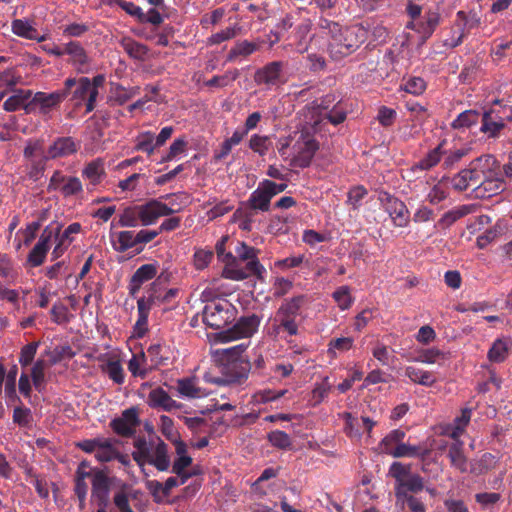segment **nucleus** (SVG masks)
Listing matches in <instances>:
<instances>
[{"instance_id": "nucleus-3", "label": "nucleus", "mask_w": 512, "mask_h": 512, "mask_svg": "<svg viewBox=\"0 0 512 512\" xmlns=\"http://www.w3.org/2000/svg\"><path fill=\"white\" fill-rule=\"evenodd\" d=\"M470 163L484 179L480 187L473 188L474 197L490 198L505 190V185L502 182L501 164L494 155L483 154Z\"/></svg>"}, {"instance_id": "nucleus-26", "label": "nucleus", "mask_w": 512, "mask_h": 512, "mask_svg": "<svg viewBox=\"0 0 512 512\" xmlns=\"http://www.w3.org/2000/svg\"><path fill=\"white\" fill-rule=\"evenodd\" d=\"M167 281V277L163 274L159 275L157 279L151 284L148 290V296L143 297L144 300H150L153 297V306L161 303H169L178 294V289L170 288L166 291H162L160 286L162 283Z\"/></svg>"}, {"instance_id": "nucleus-59", "label": "nucleus", "mask_w": 512, "mask_h": 512, "mask_svg": "<svg viewBox=\"0 0 512 512\" xmlns=\"http://www.w3.org/2000/svg\"><path fill=\"white\" fill-rule=\"evenodd\" d=\"M187 144L188 142L184 137L175 139L170 145L168 153L162 158L161 162H169L179 158L180 155L185 153Z\"/></svg>"}, {"instance_id": "nucleus-46", "label": "nucleus", "mask_w": 512, "mask_h": 512, "mask_svg": "<svg viewBox=\"0 0 512 512\" xmlns=\"http://www.w3.org/2000/svg\"><path fill=\"white\" fill-rule=\"evenodd\" d=\"M147 356L154 366L167 365L169 357V348L161 344L151 345L147 350Z\"/></svg>"}, {"instance_id": "nucleus-16", "label": "nucleus", "mask_w": 512, "mask_h": 512, "mask_svg": "<svg viewBox=\"0 0 512 512\" xmlns=\"http://www.w3.org/2000/svg\"><path fill=\"white\" fill-rule=\"evenodd\" d=\"M110 493V480L106 473L97 470L92 474V491L91 497L95 500L99 507H106Z\"/></svg>"}, {"instance_id": "nucleus-22", "label": "nucleus", "mask_w": 512, "mask_h": 512, "mask_svg": "<svg viewBox=\"0 0 512 512\" xmlns=\"http://www.w3.org/2000/svg\"><path fill=\"white\" fill-rule=\"evenodd\" d=\"M283 63L280 61H274L263 68L259 69L255 73V81L258 84H265L267 86H274L281 83Z\"/></svg>"}, {"instance_id": "nucleus-64", "label": "nucleus", "mask_w": 512, "mask_h": 512, "mask_svg": "<svg viewBox=\"0 0 512 512\" xmlns=\"http://www.w3.org/2000/svg\"><path fill=\"white\" fill-rule=\"evenodd\" d=\"M401 89L413 95H420L426 89V82L420 77H411L401 86Z\"/></svg>"}, {"instance_id": "nucleus-18", "label": "nucleus", "mask_w": 512, "mask_h": 512, "mask_svg": "<svg viewBox=\"0 0 512 512\" xmlns=\"http://www.w3.org/2000/svg\"><path fill=\"white\" fill-rule=\"evenodd\" d=\"M505 127L504 116L497 108H492L482 115V124L480 131L489 138H496L500 135L501 130Z\"/></svg>"}, {"instance_id": "nucleus-53", "label": "nucleus", "mask_w": 512, "mask_h": 512, "mask_svg": "<svg viewBox=\"0 0 512 512\" xmlns=\"http://www.w3.org/2000/svg\"><path fill=\"white\" fill-rule=\"evenodd\" d=\"M145 361L146 355L144 352L133 354L128 362V370L133 376L144 379L148 374V370L144 367Z\"/></svg>"}, {"instance_id": "nucleus-40", "label": "nucleus", "mask_w": 512, "mask_h": 512, "mask_svg": "<svg viewBox=\"0 0 512 512\" xmlns=\"http://www.w3.org/2000/svg\"><path fill=\"white\" fill-rule=\"evenodd\" d=\"M446 358L447 356L445 352L439 350L438 348L432 347L418 351L417 355L410 358L409 360L416 363L431 365L439 363L440 361H444Z\"/></svg>"}, {"instance_id": "nucleus-55", "label": "nucleus", "mask_w": 512, "mask_h": 512, "mask_svg": "<svg viewBox=\"0 0 512 512\" xmlns=\"http://www.w3.org/2000/svg\"><path fill=\"white\" fill-rule=\"evenodd\" d=\"M0 277L11 283H14L18 277V270L12 260L5 254H0Z\"/></svg>"}, {"instance_id": "nucleus-30", "label": "nucleus", "mask_w": 512, "mask_h": 512, "mask_svg": "<svg viewBox=\"0 0 512 512\" xmlns=\"http://www.w3.org/2000/svg\"><path fill=\"white\" fill-rule=\"evenodd\" d=\"M11 30L18 37L36 40L37 42H43L47 39L46 35H39L35 23L27 18L13 20Z\"/></svg>"}, {"instance_id": "nucleus-12", "label": "nucleus", "mask_w": 512, "mask_h": 512, "mask_svg": "<svg viewBox=\"0 0 512 512\" xmlns=\"http://www.w3.org/2000/svg\"><path fill=\"white\" fill-rule=\"evenodd\" d=\"M174 209L162 201V198L151 199L145 204L138 205L139 219L143 226H150L157 222L160 217L173 214Z\"/></svg>"}, {"instance_id": "nucleus-21", "label": "nucleus", "mask_w": 512, "mask_h": 512, "mask_svg": "<svg viewBox=\"0 0 512 512\" xmlns=\"http://www.w3.org/2000/svg\"><path fill=\"white\" fill-rule=\"evenodd\" d=\"M157 272H158V265L155 263H149V264H144V265L140 266L134 272V274L132 275V277L130 279V282L128 285L129 294L132 297H135L137 295V293L140 291L142 285L145 282L153 279L157 275Z\"/></svg>"}, {"instance_id": "nucleus-35", "label": "nucleus", "mask_w": 512, "mask_h": 512, "mask_svg": "<svg viewBox=\"0 0 512 512\" xmlns=\"http://www.w3.org/2000/svg\"><path fill=\"white\" fill-rule=\"evenodd\" d=\"M476 209L477 207L474 204H465L454 207L442 215L441 219L438 221V224L443 227H449L460 218L474 213Z\"/></svg>"}, {"instance_id": "nucleus-27", "label": "nucleus", "mask_w": 512, "mask_h": 512, "mask_svg": "<svg viewBox=\"0 0 512 512\" xmlns=\"http://www.w3.org/2000/svg\"><path fill=\"white\" fill-rule=\"evenodd\" d=\"M106 176L104 161L101 158L87 163L82 170V177L88 181V190L94 189Z\"/></svg>"}, {"instance_id": "nucleus-41", "label": "nucleus", "mask_w": 512, "mask_h": 512, "mask_svg": "<svg viewBox=\"0 0 512 512\" xmlns=\"http://www.w3.org/2000/svg\"><path fill=\"white\" fill-rule=\"evenodd\" d=\"M30 96V90H15L13 95L6 99V101L3 104V108L8 112H13L20 108H23L25 110V105L29 103L28 100Z\"/></svg>"}, {"instance_id": "nucleus-29", "label": "nucleus", "mask_w": 512, "mask_h": 512, "mask_svg": "<svg viewBox=\"0 0 512 512\" xmlns=\"http://www.w3.org/2000/svg\"><path fill=\"white\" fill-rule=\"evenodd\" d=\"M240 260L233 256L231 253H227L225 256V267L222 271V275L226 279L241 281L253 275L252 271L247 268V264L245 267L241 266Z\"/></svg>"}, {"instance_id": "nucleus-48", "label": "nucleus", "mask_w": 512, "mask_h": 512, "mask_svg": "<svg viewBox=\"0 0 512 512\" xmlns=\"http://www.w3.org/2000/svg\"><path fill=\"white\" fill-rule=\"evenodd\" d=\"M449 195V187L448 180L446 178H442L439 182H437L427 194V200L436 205L442 201H444Z\"/></svg>"}, {"instance_id": "nucleus-62", "label": "nucleus", "mask_w": 512, "mask_h": 512, "mask_svg": "<svg viewBox=\"0 0 512 512\" xmlns=\"http://www.w3.org/2000/svg\"><path fill=\"white\" fill-rule=\"evenodd\" d=\"M138 206L133 208H126L119 218V225L121 227H136L139 223Z\"/></svg>"}, {"instance_id": "nucleus-1", "label": "nucleus", "mask_w": 512, "mask_h": 512, "mask_svg": "<svg viewBox=\"0 0 512 512\" xmlns=\"http://www.w3.org/2000/svg\"><path fill=\"white\" fill-rule=\"evenodd\" d=\"M321 126V110L316 106H305L298 113L295 130L277 141V150L282 159L294 167H308L319 148L315 134Z\"/></svg>"}, {"instance_id": "nucleus-17", "label": "nucleus", "mask_w": 512, "mask_h": 512, "mask_svg": "<svg viewBox=\"0 0 512 512\" xmlns=\"http://www.w3.org/2000/svg\"><path fill=\"white\" fill-rule=\"evenodd\" d=\"M258 250L248 246L244 242H239L235 248V253L240 261L246 262L247 268L253 275L261 276L265 272L264 266L258 260Z\"/></svg>"}, {"instance_id": "nucleus-50", "label": "nucleus", "mask_w": 512, "mask_h": 512, "mask_svg": "<svg viewBox=\"0 0 512 512\" xmlns=\"http://www.w3.org/2000/svg\"><path fill=\"white\" fill-rule=\"evenodd\" d=\"M509 341L504 339H497L488 351V358L492 362H503L509 350Z\"/></svg>"}, {"instance_id": "nucleus-34", "label": "nucleus", "mask_w": 512, "mask_h": 512, "mask_svg": "<svg viewBox=\"0 0 512 512\" xmlns=\"http://www.w3.org/2000/svg\"><path fill=\"white\" fill-rule=\"evenodd\" d=\"M312 28V21L310 18L303 17L302 21L297 25L294 33L295 49L299 53H304L308 50V42L310 40L309 33Z\"/></svg>"}, {"instance_id": "nucleus-57", "label": "nucleus", "mask_w": 512, "mask_h": 512, "mask_svg": "<svg viewBox=\"0 0 512 512\" xmlns=\"http://www.w3.org/2000/svg\"><path fill=\"white\" fill-rule=\"evenodd\" d=\"M405 436V432L401 429H394L389 432L380 443L382 452L387 454V449H394L395 446L401 444Z\"/></svg>"}, {"instance_id": "nucleus-63", "label": "nucleus", "mask_w": 512, "mask_h": 512, "mask_svg": "<svg viewBox=\"0 0 512 512\" xmlns=\"http://www.w3.org/2000/svg\"><path fill=\"white\" fill-rule=\"evenodd\" d=\"M331 384L328 377H324L320 383H316L312 390V397L316 404L321 403L329 394Z\"/></svg>"}, {"instance_id": "nucleus-42", "label": "nucleus", "mask_w": 512, "mask_h": 512, "mask_svg": "<svg viewBox=\"0 0 512 512\" xmlns=\"http://www.w3.org/2000/svg\"><path fill=\"white\" fill-rule=\"evenodd\" d=\"M424 488L423 478L418 474H411L401 486L395 487L397 497H408L407 492L417 493Z\"/></svg>"}, {"instance_id": "nucleus-31", "label": "nucleus", "mask_w": 512, "mask_h": 512, "mask_svg": "<svg viewBox=\"0 0 512 512\" xmlns=\"http://www.w3.org/2000/svg\"><path fill=\"white\" fill-rule=\"evenodd\" d=\"M79 143L75 142L71 137L58 138L49 147L47 154L49 158L67 157L76 153L79 149Z\"/></svg>"}, {"instance_id": "nucleus-47", "label": "nucleus", "mask_w": 512, "mask_h": 512, "mask_svg": "<svg viewBox=\"0 0 512 512\" xmlns=\"http://www.w3.org/2000/svg\"><path fill=\"white\" fill-rule=\"evenodd\" d=\"M259 48V44L256 42H250L247 40L237 42L232 49L229 51L228 60L232 61L239 56H249Z\"/></svg>"}, {"instance_id": "nucleus-52", "label": "nucleus", "mask_w": 512, "mask_h": 512, "mask_svg": "<svg viewBox=\"0 0 512 512\" xmlns=\"http://www.w3.org/2000/svg\"><path fill=\"white\" fill-rule=\"evenodd\" d=\"M47 363L44 360H37L31 368V378L36 390L42 391L45 386V372Z\"/></svg>"}, {"instance_id": "nucleus-51", "label": "nucleus", "mask_w": 512, "mask_h": 512, "mask_svg": "<svg viewBox=\"0 0 512 512\" xmlns=\"http://www.w3.org/2000/svg\"><path fill=\"white\" fill-rule=\"evenodd\" d=\"M272 146V142L269 136L253 134L249 140V148L259 154L265 156Z\"/></svg>"}, {"instance_id": "nucleus-58", "label": "nucleus", "mask_w": 512, "mask_h": 512, "mask_svg": "<svg viewBox=\"0 0 512 512\" xmlns=\"http://www.w3.org/2000/svg\"><path fill=\"white\" fill-rule=\"evenodd\" d=\"M478 113L473 110H466L453 120L452 127L455 129L467 128L477 123Z\"/></svg>"}, {"instance_id": "nucleus-61", "label": "nucleus", "mask_w": 512, "mask_h": 512, "mask_svg": "<svg viewBox=\"0 0 512 512\" xmlns=\"http://www.w3.org/2000/svg\"><path fill=\"white\" fill-rule=\"evenodd\" d=\"M127 485L123 484L121 489L115 492L113 503L119 512H134L129 503V496L126 491Z\"/></svg>"}, {"instance_id": "nucleus-13", "label": "nucleus", "mask_w": 512, "mask_h": 512, "mask_svg": "<svg viewBox=\"0 0 512 512\" xmlns=\"http://www.w3.org/2000/svg\"><path fill=\"white\" fill-rule=\"evenodd\" d=\"M380 200L395 226L406 227L408 225L409 211L403 201L387 193H384Z\"/></svg>"}, {"instance_id": "nucleus-39", "label": "nucleus", "mask_w": 512, "mask_h": 512, "mask_svg": "<svg viewBox=\"0 0 512 512\" xmlns=\"http://www.w3.org/2000/svg\"><path fill=\"white\" fill-rule=\"evenodd\" d=\"M444 156L443 143L430 150L421 160L414 166L413 170H430L436 166Z\"/></svg>"}, {"instance_id": "nucleus-23", "label": "nucleus", "mask_w": 512, "mask_h": 512, "mask_svg": "<svg viewBox=\"0 0 512 512\" xmlns=\"http://www.w3.org/2000/svg\"><path fill=\"white\" fill-rule=\"evenodd\" d=\"M177 393L184 399H198L206 397L209 392L199 385L195 377H186L177 380Z\"/></svg>"}, {"instance_id": "nucleus-24", "label": "nucleus", "mask_w": 512, "mask_h": 512, "mask_svg": "<svg viewBox=\"0 0 512 512\" xmlns=\"http://www.w3.org/2000/svg\"><path fill=\"white\" fill-rule=\"evenodd\" d=\"M65 54L70 56L72 65L79 73H87L89 71L90 59L79 42H68L65 45Z\"/></svg>"}, {"instance_id": "nucleus-32", "label": "nucleus", "mask_w": 512, "mask_h": 512, "mask_svg": "<svg viewBox=\"0 0 512 512\" xmlns=\"http://www.w3.org/2000/svg\"><path fill=\"white\" fill-rule=\"evenodd\" d=\"M153 307V297L150 300L139 298L137 300L138 319L134 325V336L141 338L148 329V316Z\"/></svg>"}, {"instance_id": "nucleus-15", "label": "nucleus", "mask_w": 512, "mask_h": 512, "mask_svg": "<svg viewBox=\"0 0 512 512\" xmlns=\"http://www.w3.org/2000/svg\"><path fill=\"white\" fill-rule=\"evenodd\" d=\"M53 229L45 227L40 238L27 257V263L32 267H38L45 261L50 248V241L53 238Z\"/></svg>"}, {"instance_id": "nucleus-44", "label": "nucleus", "mask_w": 512, "mask_h": 512, "mask_svg": "<svg viewBox=\"0 0 512 512\" xmlns=\"http://www.w3.org/2000/svg\"><path fill=\"white\" fill-rule=\"evenodd\" d=\"M101 369L116 384L121 385L124 383L125 374L120 361L109 359L101 366Z\"/></svg>"}, {"instance_id": "nucleus-7", "label": "nucleus", "mask_w": 512, "mask_h": 512, "mask_svg": "<svg viewBox=\"0 0 512 512\" xmlns=\"http://www.w3.org/2000/svg\"><path fill=\"white\" fill-rule=\"evenodd\" d=\"M75 83V78H67L64 82V89L52 93L37 92L31 101L25 105L26 113H33L38 110L42 114L50 112L54 107L60 104L70 93Z\"/></svg>"}, {"instance_id": "nucleus-14", "label": "nucleus", "mask_w": 512, "mask_h": 512, "mask_svg": "<svg viewBox=\"0 0 512 512\" xmlns=\"http://www.w3.org/2000/svg\"><path fill=\"white\" fill-rule=\"evenodd\" d=\"M138 424V411L135 407L124 410L120 417L111 421L112 429L121 436H131Z\"/></svg>"}, {"instance_id": "nucleus-2", "label": "nucleus", "mask_w": 512, "mask_h": 512, "mask_svg": "<svg viewBox=\"0 0 512 512\" xmlns=\"http://www.w3.org/2000/svg\"><path fill=\"white\" fill-rule=\"evenodd\" d=\"M318 28L329 37L328 51L332 58L338 60L356 51L367 39V30L361 25H354L344 30L327 18H320Z\"/></svg>"}, {"instance_id": "nucleus-20", "label": "nucleus", "mask_w": 512, "mask_h": 512, "mask_svg": "<svg viewBox=\"0 0 512 512\" xmlns=\"http://www.w3.org/2000/svg\"><path fill=\"white\" fill-rule=\"evenodd\" d=\"M483 181L484 179L481 178V175H479L477 170H474V167H472L470 163L467 168L462 169L454 175L450 183L455 190L464 191L470 186L474 188L480 187Z\"/></svg>"}, {"instance_id": "nucleus-5", "label": "nucleus", "mask_w": 512, "mask_h": 512, "mask_svg": "<svg viewBox=\"0 0 512 512\" xmlns=\"http://www.w3.org/2000/svg\"><path fill=\"white\" fill-rule=\"evenodd\" d=\"M105 82L104 75H96L92 79L88 77L75 78L76 86L72 92V100L76 105H81L85 102L86 113H90L95 109L96 100L99 94V88L103 87Z\"/></svg>"}, {"instance_id": "nucleus-9", "label": "nucleus", "mask_w": 512, "mask_h": 512, "mask_svg": "<svg viewBox=\"0 0 512 512\" xmlns=\"http://www.w3.org/2000/svg\"><path fill=\"white\" fill-rule=\"evenodd\" d=\"M259 324L260 320L255 315L242 317L233 327L219 332L217 340L221 343H227L242 338H249L258 330Z\"/></svg>"}, {"instance_id": "nucleus-4", "label": "nucleus", "mask_w": 512, "mask_h": 512, "mask_svg": "<svg viewBox=\"0 0 512 512\" xmlns=\"http://www.w3.org/2000/svg\"><path fill=\"white\" fill-rule=\"evenodd\" d=\"M132 457L145 476H149L145 469L146 464L159 471H167L170 467L168 447L163 441L147 442L145 439H138L134 443Z\"/></svg>"}, {"instance_id": "nucleus-45", "label": "nucleus", "mask_w": 512, "mask_h": 512, "mask_svg": "<svg viewBox=\"0 0 512 512\" xmlns=\"http://www.w3.org/2000/svg\"><path fill=\"white\" fill-rule=\"evenodd\" d=\"M332 298L341 311L348 310L354 303L351 289L347 285L340 286L332 293Z\"/></svg>"}, {"instance_id": "nucleus-8", "label": "nucleus", "mask_w": 512, "mask_h": 512, "mask_svg": "<svg viewBox=\"0 0 512 512\" xmlns=\"http://www.w3.org/2000/svg\"><path fill=\"white\" fill-rule=\"evenodd\" d=\"M84 452L93 454L97 461L101 463L115 460L118 456L116 440L111 438L97 437L86 439L77 444Z\"/></svg>"}, {"instance_id": "nucleus-37", "label": "nucleus", "mask_w": 512, "mask_h": 512, "mask_svg": "<svg viewBox=\"0 0 512 512\" xmlns=\"http://www.w3.org/2000/svg\"><path fill=\"white\" fill-rule=\"evenodd\" d=\"M464 443L457 441L449 447L448 458L450 459L451 466L459 470L461 473L468 471V459L463 451Z\"/></svg>"}, {"instance_id": "nucleus-43", "label": "nucleus", "mask_w": 512, "mask_h": 512, "mask_svg": "<svg viewBox=\"0 0 512 512\" xmlns=\"http://www.w3.org/2000/svg\"><path fill=\"white\" fill-rule=\"evenodd\" d=\"M113 248L118 252H125L137 245L136 234L133 231H120L112 240Z\"/></svg>"}, {"instance_id": "nucleus-38", "label": "nucleus", "mask_w": 512, "mask_h": 512, "mask_svg": "<svg viewBox=\"0 0 512 512\" xmlns=\"http://www.w3.org/2000/svg\"><path fill=\"white\" fill-rule=\"evenodd\" d=\"M387 454L394 458L420 457L423 459L428 455V450L402 442L395 446L394 449H387Z\"/></svg>"}, {"instance_id": "nucleus-25", "label": "nucleus", "mask_w": 512, "mask_h": 512, "mask_svg": "<svg viewBox=\"0 0 512 512\" xmlns=\"http://www.w3.org/2000/svg\"><path fill=\"white\" fill-rule=\"evenodd\" d=\"M176 459L172 466V472L181 477V484H184L190 474L185 469L192 463V458L187 454V445L181 440H175Z\"/></svg>"}, {"instance_id": "nucleus-56", "label": "nucleus", "mask_w": 512, "mask_h": 512, "mask_svg": "<svg viewBox=\"0 0 512 512\" xmlns=\"http://www.w3.org/2000/svg\"><path fill=\"white\" fill-rule=\"evenodd\" d=\"M411 474V465L401 462H393L389 468V475L396 481L395 487L401 486Z\"/></svg>"}, {"instance_id": "nucleus-49", "label": "nucleus", "mask_w": 512, "mask_h": 512, "mask_svg": "<svg viewBox=\"0 0 512 512\" xmlns=\"http://www.w3.org/2000/svg\"><path fill=\"white\" fill-rule=\"evenodd\" d=\"M135 149L146 152L148 155L154 153L156 146L155 136L151 131H144L137 135L135 139Z\"/></svg>"}, {"instance_id": "nucleus-36", "label": "nucleus", "mask_w": 512, "mask_h": 512, "mask_svg": "<svg viewBox=\"0 0 512 512\" xmlns=\"http://www.w3.org/2000/svg\"><path fill=\"white\" fill-rule=\"evenodd\" d=\"M405 375L411 382L426 387L433 386L437 381L433 372L415 366L405 367Z\"/></svg>"}, {"instance_id": "nucleus-33", "label": "nucleus", "mask_w": 512, "mask_h": 512, "mask_svg": "<svg viewBox=\"0 0 512 512\" xmlns=\"http://www.w3.org/2000/svg\"><path fill=\"white\" fill-rule=\"evenodd\" d=\"M271 199L272 196L262 181L251 193L248 199V206L253 210L267 212L270 209Z\"/></svg>"}, {"instance_id": "nucleus-54", "label": "nucleus", "mask_w": 512, "mask_h": 512, "mask_svg": "<svg viewBox=\"0 0 512 512\" xmlns=\"http://www.w3.org/2000/svg\"><path fill=\"white\" fill-rule=\"evenodd\" d=\"M121 47L135 59H143L147 54L146 46L134 41L131 38H123L120 42Z\"/></svg>"}, {"instance_id": "nucleus-60", "label": "nucleus", "mask_w": 512, "mask_h": 512, "mask_svg": "<svg viewBox=\"0 0 512 512\" xmlns=\"http://www.w3.org/2000/svg\"><path fill=\"white\" fill-rule=\"evenodd\" d=\"M469 152H470V148H468V147H461L458 149L450 150L449 152L444 150L443 166L446 169L452 168L463 157L468 155Z\"/></svg>"}, {"instance_id": "nucleus-10", "label": "nucleus", "mask_w": 512, "mask_h": 512, "mask_svg": "<svg viewBox=\"0 0 512 512\" xmlns=\"http://www.w3.org/2000/svg\"><path fill=\"white\" fill-rule=\"evenodd\" d=\"M47 227H51L54 231L55 246L51 254L53 260L60 258L68 250L74 242L75 236L82 230V226L78 222L70 224L63 232H61L62 225L57 222L51 223Z\"/></svg>"}, {"instance_id": "nucleus-6", "label": "nucleus", "mask_w": 512, "mask_h": 512, "mask_svg": "<svg viewBox=\"0 0 512 512\" xmlns=\"http://www.w3.org/2000/svg\"><path fill=\"white\" fill-rule=\"evenodd\" d=\"M302 301L303 298L298 296L285 300L280 305L273 319V325L278 334L285 332L289 336H294L298 333L296 318L299 314Z\"/></svg>"}, {"instance_id": "nucleus-28", "label": "nucleus", "mask_w": 512, "mask_h": 512, "mask_svg": "<svg viewBox=\"0 0 512 512\" xmlns=\"http://www.w3.org/2000/svg\"><path fill=\"white\" fill-rule=\"evenodd\" d=\"M148 404L152 408L171 412L181 407V404L174 400L164 389L156 388L148 395Z\"/></svg>"}, {"instance_id": "nucleus-11", "label": "nucleus", "mask_w": 512, "mask_h": 512, "mask_svg": "<svg viewBox=\"0 0 512 512\" xmlns=\"http://www.w3.org/2000/svg\"><path fill=\"white\" fill-rule=\"evenodd\" d=\"M231 304L226 300L212 301L203 310V321L214 329L224 327L232 318Z\"/></svg>"}, {"instance_id": "nucleus-19", "label": "nucleus", "mask_w": 512, "mask_h": 512, "mask_svg": "<svg viewBox=\"0 0 512 512\" xmlns=\"http://www.w3.org/2000/svg\"><path fill=\"white\" fill-rule=\"evenodd\" d=\"M483 181L484 179L481 178V175H479L477 170H474V167H472L470 163L467 168L462 169L454 175L450 183L455 190L464 191L470 186L474 188L480 187Z\"/></svg>"}]
</instances>
